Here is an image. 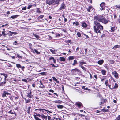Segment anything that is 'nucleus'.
I'll use <instances>...</instances> for the list:
<instances>
[{
  "instance_id": "obj_2",
  "label": "nucleus",
  "mask_w": 120,
  "mask_h": 120,
  "mask_svg": "<svg viewBox=\"0 0 120 120\" xmlns=\"http://www.w3.org/2000/svg\"><path fill=\"white\" fill-rule=\"evenodd\" d=\"M59 0H47L46 3L48 4L51 5V4L54 5L56 4H57L59 3Z\"/></svg>"
},
{
  "instance_id": "obj_10",
  "label": "nucleus",
  "mask_w": 120,
  "mask_h": 120,
  "mask_svg": "<svg viewBox=\"0 0 120 120\" xmlns=\"http://www.w3.org/2000/svg\"><path fill=\"white\" fill-rule=\"evenodd\" d=\"M75 105L79 108L82 105V104L80 102H77L76 103Z\"/></svg>"
},
{
  "instance_id": "obj_9",
  "label": "nucleus",
  "mask_w": 120,
  "mask_h": 120,
  "mask_svg": "<svg viewBox=\"0 0 120 120\" xmlns=\"http://www.w3.org/2000/svg\"><path fill=\"white\" fill-rule=\"evenodd\" d=\"M105 3L102 2L100 4V6L101 7L100 10H104V7L105 6Z\"/></svg>"
},
{
  "instance_id": "obj_47",
  "label": "nucleus",
  "mask_w": 120,
  "mask_h": 120,
  "mask_svg": "<svg viewBox=\"0 0 120 120\" xmlns=\"http://www.w3.org/2000/svg\"><path fill=\"white\" fill-rule=\"evenodd\" d=\"M22 80V81H24L26 82H27V81L26 79H23Z\"/></svg>"
},
{
  "instance_id": "obj_28",
  "label": "nucleus",
  "mask_w": 120,
  "mask_h": 120,
  "mask_svg": "<svg viewBox=\"0 0 120 120\" xmlns=\"http://www.w3.org/2000/svg\"><path fill=\"white\" fill-rule=\"evenodd\" d=\"M77 60H74V63L72 64V65H73L74 66V65H75L76 64H77Z\"/></svg>"
},
{
  "instance_id": "obj_27",
  "label": "nucleus",
  "mask_w": 120,
  "mask_h": 120,
  "mask_svg": "<svg viewBox=\"0 0 120 120\" xmlns=\"http://www.w3.org/2000/svg\"><path fill=\"white\" fill-rule=\"evenodd\" d=\"M86 63L84 62H81L80 63L79 65H82L83 64H86Z\"/></svg>"
},
{
  "instance_id": "obj_55",
  "label": "nucleus",
  "mask_w": 120,
  "mask_h": 120,
  "mask_svg": "<svg viewBox=\"0 0 120 120\" xmlns=\"http://www.w3.org/2000/svg\"><path fill=\"white\" fill-rule=\"evenodd\" d=\"M110 62L112 64H113L114 63V61L113 60H111L110 61Z\"/></svg>"
},
{
  "instance_id": "obj_11",
  "label": "nucleus",
  "mask_w": 120,
  "mask_h": 120,
  "mask_svg": "<svg viewBox=\"0 0 120 120\" xmlns=\"http://www.w3.org/2000/svg\"><path fill=\"white\" fill-rule=\"evenodd\" d=\"M32 50L33 52L34 53H36L38 54H40V52L35 49H34V50L32 49Z\"/></svg>"
},
{
  "instance_id": "obj_39",
  "label": "nucleus",
  "mask_w": 120,
  "mask_h": 120,
  "mask_svg": "<svg viewBox=\"0 0 120 120\" xmlns=\"http://www.w3.org/2000/svg\"><path fill=\"white\" fill-rule=\"evenodd\" d=\"M77 35L80 38L81 37V34L80 33H77Z\"/></svg>"
},
{
  "instance_id": "obj_26",
  "label": "nucleus",
  "mask_w": 120,
  "mask_h": 120,
  "mask_svg": "<svg viewBox=\"0 0 120 120\" xmlns=\"http://www.w3.org/2000/svg\"><path fill=\"white\" fill-rule=\"evenodd\" d=\"M63 107V106L61 105H57V107L59 109H62Z\"/></svg>"
},
{
  "instance_id": "obj_34",
  "label": "nucleus",
  "mask_w": 120,
  "mask_h": 120,
  "mask_svg": "<svg viewBox=\"0 0 120 120\" xmlns=\"http://www.w3.org/2000/svg\"><path fill=\"white\" fill-rule=\"evenodd\" d=\"M33 35H34L36 38L38 39H39V37L37 35L35 34H33Z\"/></svg>"
},
{
  "instance_id": "obj_40",
  "label": "nucleus",
  "mask_w": 120,
  "mask_h": 120,
  "mask_svg": "<svg viewBox=\"0 0 120 120\" xmlns=\"http://www.w3.org/2000/svg\"><path fill=\"white\" fill-rule=\"evenodd\" d=\"M27 8V7L26 6H25L24 7L22 8V10H26Z\"/></svg>"
},
{
  "instance_id": "obj_52",
  "label": "nucleus",
  "mask_w": 120,
  "mask_h": 120,
  "mask_svg": "<svg viewBox=\"0 0 120 120\" xmlns=\"http://www.w3.org/2000/svg\"><path fill=\"white\" fill-rule=\"evenodd\" d=\"M29 45L30 46V48L31 49H32V47H31V46L32 45V44H31L30 43L29 44Z\"/></svg>"
},
{
  "instance_id": "obj_15",
  "label": "nucleus",
  "mask_w": 120,
  "mask_h": 120,
  "mask_svg": "<svg viewBox=\"0 0 120 120\" xmlns=\"http://www.w3.org/2000/svg\"><path fill=\"white\" fill-rule=\"evenodd\" d=\"M19 16V15H13L12 16H11V17H10V18H12L13 19L16 18H17V17H18Z\"/></svg>"
},
{
  "instance_id": "obj_48",
  "label": "nucleus",
  "mask_w": 120,
  "mask_h": 120,
  "mask_svg": "<svg viewBox=\"0 0 120 120\" xmlns=\"http://www.w3.org/2000/svg\"><path fill=\"white\" fill-rule=\"evenodd\" d=\"M19 98V97L18 96L15 97L14 98L15 100H16L18 99Z\"/></svg>"
},
{
  "instance_id": "obj_24",
  "label": "nucleus",
  "mask_w": 120,
  "mask_h": 120,
  "mask_svg": "<svg viewBox=\"0 0 120 120\" xmlns=\"http://www.w3.org/2000/svg\"><path fill=\"white\" fill-rule=\"evenodd\" d=\"M118 87V85L116 83L115 84L114 86L113 87H112V88H113V89H115L116 88H117Z\"/></svg>"
},
{
  "instance_id": "obj_58",
  "label": "nucleus",
  "mask_w": 120,
  "mask_h": 120,
  "mask_svg": "<svg viewBox=\"0 0 120 120\" xmlns=\"http://www.w3.org/2000/svg\"><path fill=\"white\" fill-rule=\"evenodd\" d=\"M51 65H52L53 66L54 68L57 67V66H55L54 64H51Z\"/></svg>"
},
{
  "instance_id": "obj_53",
  "label": "nucleus",
  "mask_w": 120,
  "mask_h": 120,
  "mask_svg": "<svg viewBox=\"0 0 120 120\" xmlns=\"http://www.w3.org/2000/svg\"><path fill=\"white\" fill-rule=\"evenodd\" d=\"M4 53L7 55H9L8 56H10L9 54L7 52H4Z\"/></svg>"
},
{
  "instance_id": "obj_59",
  "label": "nucleus",
  "mask_w": 120,
  "mask_h": 120,
  "mask_svg": "<svg viewBox=\"0 0 120 120\" xmlns=\"http://www.w3.org/2000/svg\"><path fill=\"white\" fill-rule=\"evenodd\" d=\"M113 15L114 16V18H117L116 15L114 13L113 14Z\"/></svg>"
},
{
  "instance_id": "obj_49",
  "label": "nucleus",
  "mask_w": 120,
  "mask_h": 120,
  "mask_svg": "<svg viewBox=\"0 0 120 120\" xmlns=\"http://www.w3.org/2000/svg\"><path fill=\"white\" fill-rule=\"evenodd\" d=\"M116 119L118 120H120V115L118 116L117 118Z\"/></svg>"
},
{
  "instance_id": "obj_22",
  "label": "nucleus",
  "mask_w": 120,
  "mask_h": 120,
  "mask_svg": "<svg viewBox=\"0 0 120 120\" xmlns=\"http://www.w3.org/2000/svg\"><path fill=\"white\" fill-rule=\"evenodd\" d=\"M92 7L91 6H89L88 8H87V11L89 12L91 11L90 10L92 9Z\"/></svg>"
},
{
  "instance_id": "obj_13",
  "label": "nucleus",
  "mask_w": 120,
  "mask_h": 120,
  "mask_svg": "<svg viewBox=\"0 0 120 120\" xmlns=\"http://www.w3.org/2000/svg\"><path fill=\"white\" fill-rule=\"evenodd\" d=\"M24 99H25V103H30L31 101V100L30 99H27L26 98H24Z\"/></svg>"
},
{
  "instance_id": "obj_41",
  "label": "nucleus",
  "mask_w": 120,
  "mask_h": 120,
  "mask_svg": "<svg viewBox=\"0 0 120 120\" xmlns=\"http://www.w3.org/2000/svg\"><path fill=\"white\" fill-rule=\"evenodd\" d=\"M32 6V5H29L27 7V9H30V8H31Z\"/></svg>"
},
{
  "instance_id": "obj_8",
  "label": "nucleus",
  "mask_w": 120,
  "mask_h": 120,
  "mask_svg": "<svg viewBox=\"0 0 120 120\" xmlns=\"http://www.w3.org/2000/svg\"><path fill=\"white\" fill-rule=\"evenodd\" d=\"M112 74L114 75L115 77L117 79L118 78V74L116 71H114L112 72Z\"/></svg>"
},
{
  "instance_id": "obj_6",
  "label": "nucleus",
  "mask_w": 120,
  "mask_h": 120,
  "mask_svg": "<svg viewBox=\"0 0 120 120\" xmlns=\"http://www.w3.org/2000/svg\"><path fill=\"white\" fill-rule=\"evenodd\" d=\"M11 94L8 92L6 91H4L2 94V96L3 97H6V95H10Z\"/></svg>"
},
{
  "instance_id": "obj_45",
  "label": "nucleus",
  "mask_w": 120,
  "mask_h": 120,
  "mask_svg": "<svg viewBox=\"0 0 120 120\" xmlns=\"http://www.w3.org/2000/svg\"><path fill=\"white\" fill-rule=\"evenodd\" d=\"M82 88L83 89H85V90H87L88 89L87 88H85V86H82Z\"/></svg>"
},
{
  "instance_id": "obj_12",
  "label": "nucleus",
  "mask_w": 120,
  "mask_h": 120,
  "mask_svg": "<svg viewBox=\"0 0 120 120\" xmlns=\"http://www.w3.org/2000/svg\"><path fill=\"white\" fill-rule=\"evenodd\" d=\"M41 117L44 120H46L47 119V116H45L43 114H41Z\"/></svg>"
},
{
  "instance_id": "obj_31",
  "label": "nucleus",
  "mask_w": 120,
  "mask_h": 120,
  "mask_svg": "<svg viewBox=\"0 0 120 120\" xmlns=\"http://www.w3.org/2000/svg\"><path fill=\"white\" fill-rule=\"evenodd\" d=\"M9 32L10 33L12 34H14L15 35H16L17 34V33L16 32H11V31H9Z\"/></svg>"
},
{
  "instance_id": "obj_3",
  "label": "nucleus",
  "mask_w": 120,
  "mask_h": 120,
  "mask_svg": "<svg viewBox=\"0 0 120 120\" xmlns=\"http://www.w3.org/2000/svg\"><path fill=\"white\" fill-rule=\"evenodd\" d=\"M80 71L79 70H78L77 68L72 69L71 70V72L73 74L76 75Z\"/></svg>"
},
{
  "instance_id": "obj_44",
  "label": "nucleus",
  "mask_w": 120,
  "mask_h": 120,
  "mask_svg": "<svg viewBox=\"0 0 120 120\" xmlns=\"http://www.w3.org/2000/svg\"><path fill=\"white\" fill-rule=\"evenodd\" d=\"M52 78L53 79V80L55 81H57V80L56 78L54 77H52Z\"/></svg>"
},
{
  "instance_id": "obj_63",
  "label": "nucleus",
  "mask_w": 120,
  "mask_h": 120,
  "mask_svg": "<svg viewBox=\"0 0 120 120\" xmlns=\"http://www.w3.org/2000/svg\"><path fill=\"white\" fill-rule=\"evenodd\" d=\"M48 120H50V119H51V117L49 116H48Z\"/></svg>"
},
{
  "instance_id": "obj_14",
  "label": "nucleus",
  "mask_w": 120,
  "mask_h": 120,
  "mask_svg": "<svg viewBox=\"0 0 120 120\" xmlns=\"http://www.w3.org/2000/svg\"><path fill=\"white\" fill-rule=\"evenodd\" d=\"M101 73L103 75H105L106 74V72L105 70H102L101 71Z\"/></svg>"
},
{
  "instance_id": "obj_21",
  "label": "nucleus",
  "mask_w": 120,
  "mask_h": 120,
  "mask_svg": "<svg viewBox=\"0 0 120 120\" xmlns=\"http://www.w3.org/2000/svg\"><path fill=\"white\" fill-rule=\"evenodd\" d=\"M59 59L60 61H65V58L64 57H60Z\"/></svg>"
},
{
  "instance_id": "obj_43",
  "label": "nucleus",
  "mask_w": 120,
  "mask_h": 120,
  "mask_svg": "<svg viewBox=\"0 0 120 120\" xmlns=\"http://www.w3.org/2000/svg\"><path fill=\"white\" fill-rule=\"evenodd\" d=\"M50 51L52 52L53 54H54L55 53V51L52 49H50Z\"/></svg>"
},
{
  "instance_id": "obj_16",
  "label": "nucleus",
  "mask_w": 120,
  "mask_h": 120,
  "mask_svg": "<svg viewBox=\"0 0 120 120\" xmlns=\"http://www.w3.org/2000/svg\"><path fill=\"white\" fill-rule=\"evenodd\" d=\"M120 46L119 45H116L112 48L113 49H116L117 48H119L120 47Z\"/></svg>"
},
{
  "instance_id": "obj_23",
  "label": "nucleus",
  "mask_w": 120,
  "mask_h": 120,
  "mask_svg": "<svg viewBox=\"0 0 120 120\" xmlns=\"http://www.w3.org/2000/svg\"><path fill=\"white\" fill-rule=\"evenodd\" d=\"M79 23L78 22H75L73 23V25H75L76 26H77L79 25Z\"/></svg>"
},
{
  "instance_id": "obj_29",
  "label": "nucleus",
  "mask_w": 120,
  "mask_h": 120,
  "mask_svg": "<svg viewBox=\"0 0 120 120\" xmlns=\"http://www.w3.org/2000/svg\"><path fill=\"white\" fill-rule=\"evenodd\" d=\"M44 17V15H41L39 16L38 19H41L42 18Z\"/></svg>"
},
{
  "instance_id": "obj_51",
  "label": "nucleus",
  "mask_w": 120,
  "mask_h": 120,
  "mask_svg": "<svg viewBox=\"0 0 120 120\" xmlns=\"http://www.w3.org/2000/svg\"><path fill=\"white\" fill-rule=\"evenodd\" d=\"M21 68L22 70L23 71H24V69L25 68V67L24 66L21 67Z\"/></svg>"
},
{
  "instance_id": "obj_17",
  "label": "nucleus",
  "mask_w": 120,
  "mask_h": 120,
  "mask_svg": "<svg viewBox=\"0 0 120 120\" xmlns=\"http://www.w3.org/2000/svg\"><path fill=\"white\" fill-rule=\"evenodd\" d=\"M44 109H36L35 110V111H37V112H40V111H42L43 110H44Z\"/></svg>"
},
{
  "instance_id": "obj_4",
  "label": "nucleus",
  "mask_w": 120,
  "mask_h": 120,
  "mask_svg": "<svg viewBox=\"0 0 120 120\" xmlns=\"http://www.w3.org/2000/svg\"><path fill=\"white\" fill-rule=\"evenodd\" d=\"M102 17L101 16H96L94 17V20L96 21H99L100 22L101 19Z\"/></svg>"
},
{
  "instance_id": "obj_36",
  "label": "nucleus",
  "mask_w": 120,
  "mask_h": 120,
  "mask_svg": "<svg viewBox=\"0 0 120 120\" xmlns=\"http://www.w3.org/2000/svg\"><path fill=\"white\" fill-rule=\"evenodd\" d=\"M79 66L82 68L84 70H86V69L83 65H79Z\"/></svg>"
},
{
  "instance_id": "obj_37",
  "label": "nucleus",
  "mask_w": 120,
  "mask_h": 120,
  "mask_svg": "<svg viewBox=\"0 0 120 120\" xmlns=\"http://www.w3.org/2000/svg\"><path fill=\"white\" fill-rule=\"evenodd\" d=\"M108 80H106L105 82V84L106 86H107L108 85Z\"/></svg>"
},
{
  "instance_id": "obj_25",
  "label": "nucleus",
  "mask_w": 120,
  "mask_h": 120,
  "mask_svg": "<svg viewBox=\"0 0 120 120\" xmlns=\"http://www.w3.org/2000/svg\"><path fill=\"white\" fill-rule=\"evenodd\" d=\"M31 108V107H30V106L28 107V108H27V113L28 114L30 113V109Z\"/></svg>"
},
{
  "instance_id": "obj_62",
  "label": "nucleus",
  "mask_w": 120,
  "mask_h": 120,
  "mask_svg": "<svg viewBox=\"0 0 120 120\" xmlns=\"http://www.w3.org/2000/svg\"><path fill=\"white\" fill-rule=\"evenodd\" d=\"M79 115L81 117H82V116H85L81 114H80Z\"/></svg>"
},
{
  "instance_id": "obj_35",
  "label": "nucleus",
  "mask_w": 120,
  "mask_h": 120,
  "mask_svg": "<svg viewBox=\"0 0 120 120\" xmlns=\"http://www.w3.org/2000/svg\"><path fill=\"white\" fill-rule=\"evenodd\" d=\"M5 31H4L2 32V34L3 35V36L4 37L6 36V34L5 33Z\"/></svg>"
},
{
  "instance_id": "obj_64",
  "label": "nucleus",
  "mask_w": 120,
  "mask_h": 120,
  "mask_svg": "<svg viewBox=\"0 0 120 120\" xmlns=\"http://www.w3.org/2000/svg\"><path fill=\"white\" fill-rule=\"evenodd\" d=\"M32 86L34 87H35V85L34 84V83L32 85Z\"/></svg>"
},
{
  "instance_id": "obj_50",
  "label": "nucleus",
  "mask_w": 120,
  "mask_h": 120,
  "mask_svg": "<svg viewBox=\"0 0 120 120\" xmlns=\"http://www.w3.org/2000/svg\"><path fill=\"white\" fill-rule=\"evenodd\" d=\"M118 22L119 23H120V15H119V18L118 19Z\"/></svg>"
},
{
  "instance_id": "obj_18",
  "label": "nucleus",
  "mask_w": 120,
  "mask_h": 120,
  "mask_svg": "<svg viewBox=\"0 0 120 120\" xmlns=\"http://www.w3.org/2000/svg\"><path fill=\"white\" fill-rule=\"evenodd\" d=\"M104 61L103 60H101L98 61V64L100 65H101L103 63Z\"/></svg>"
},
{
  "instance_id": "obj_54",
  "label": "nucleus",
  "mask_w": 120,
  "mask_h": 120,
  "mask_svg": "<svg viewBox=\"0 0 120 120\" xmlns=\"http://www.w3.org/2000/svg\"><path fill=\"white\" fill-rule=\"evenodd\" d=\"M105 79V78H104L103 79H102L101 78V82H103L104 81V80Z\"/></svg>"
},
{
  "instance_id": "obj_5",
  "label": "nucleus",
  "mask_w": 120,
  "mask_h": 120,
  "mask_svg": "<svg viewBox=\"0 0 120 120\" xmlns=\"http://www.w3.org/2000/svg\"><path fill=\"white\" fill-rule=\"evenodd\" d=\"M108 21H109L108 20L106 19L105 18H102V17L100 22H102V23H103L104 24H106L108 22Z\"/></svg>"
},
{
  "instance_id": "obj_60",
  "label": "nucleus",
  "mask_w": 120,
  "mask_h": 120,
  "mask_svg": "<svg viewBox=\"0 0 120 120\" xmlns=\"http://www.w3.org/2000/svg\"><path fill=\"white\" fill-rule=\"evenodd\" d=\"M36 114L37 116H39V117H40L41 116V115H40V114H38L36 113Z\"/></svg>"
},
{
  "instance_id": "obj_61",
  "label": "nucleus",
  "mask_w": 120,
  "mask_h": 120,
  "mask_svg": "<svg viewBox=\"0 0 120 120\" xmlns=\"http://www.w3.org/2000/svg\"><path fill=\"white\" fill-rule=\"evenodd\" d=\"M69 40H66L65 41V42H66V43H69Z\"/></svg>"
},
{
  "instance_id": "obj_20",
  "label": "nucleus",
  "mask_w": 120,
  "mask_h": 120,
  "mask_svg": "<svg viewBox=\"0 0 120 120\" xmlns=\"http://www.w3.org/2000/svg\"><path fill=\"white\" fill-rule=\"evenodd\" d=\"M27 96L29 98H32L31 92V91H30V93H28Z\"/></svg>"
},
{
  "instance_id": "obj_46",
  "label": "nucleus",
  "mask_w": 120,
  "mask_h": 120,
  "mask_svg": "<svg viewBox=\"0 0 120 120\" xmlns=\"http://www.w3.org/2000/svg\"><path fill=\"white\" fill-rule=\"evenodd\" d=\"M60 101L56 100L54 101V102L56 103H60Z\"/></svg>"
},
{
  "instance_id": "obj_30",
  "label": "nucleus",
  "mask_w": 120,
  "mask_h": 120,
  "mask_svg": "<svg viewBox=\"0 0 120 120\" xmlns=\"http://www.w3.org/2000/svg\"><path fill=\"white\" fill-rule=\"evenodd\" d=\"M34 116L35 119L36 120H42L39 118L38 117L36 116L35 115H34Z\"/></svg>"
},
{
  "instance_id": "obj_1",
  "label": "nucleus",
  "mask_w": 120,
  "mask_h": 120,
  "mask_svg": "<svg viewBox=\"0 0 120 120\" xmlns=\"http://www.w3.org/2000/svg\"><path fill=\"white\" fill-rule=\"evenodd\" d=\"M94 23L95 26L93 27L95 33H101L100 30H102L103 29V26L101 25L99 23L96 21H94Z\"/></svg>"
},
{
  "instance_id": "obj_33",
  "label": "nucleus",
  "mask_w": 120,
  "mask_h": 120,
  "mask_svg": "<svg viewBox=\"0 0 120 120\" xmlns=\"http://www.w3.org/2000/svg\"><path fill=\"white\" fill-rule=\"evenodd\" d=\"M74 58V57L73 56H70L69 57V60H72Z\"/></svg>"
},
{
  "instance_id": "obj_38",
  "label": "nucleus",
  "mask_w": 120,
  "mask_h": 120,
  "mask_svg": "<svg viewBox=\"0 0 120 120\" xmlns=\"http://www.w3.org/2000/svg\"><path fill=\"white\" fill-rule=\"evenodd\" d=\"M12 110H10L9 111L8 113L10 114H13L15 112H12Z\"/></svg>"
},
{
  "instance_id": "obj_57",
  "label": "nucleus",
  "mask_w": 120,
  "mask_h": 120,
  "mask_svg": "<svg viewBox=\"0 0 120 120\" xmlns=\"http://www.w3.org/2000/svg\"><path fill=\"white\" fill-rule=\"evenodd\" d=\"M108 87L110 89H113L112 87L111 88V85H108Z\"/></svg>"
},
{
  "instance_id": "obj_19",
  "label": "nucleus",
  "mask_w": 120,
  "mask_h": 120,
  "mask_svg": "<svg viewBox=\"0 0 120 120\" xmlns=\"http://www.w3.org/2000/svg\"><path fill=\"white\" fill-rule=\"evenodd\" d=\"M82 26L83 27H87V25L85 22H83L82 23Z\"/></svg>"
},
{
  "instance_id": "obj_7",
  "label": "nucleus",
  "mask_w": 120,
  "mask_h": 120,
  "mask_svg": "<svg viewBox=\"0 0 120 120\" xmlns=\"http://www.w3.org/2000/svg\"><path fill=\"white\" fill-rule=\"evenodd\" d=\"M66 8L64 2L62 3L61 4L60 7L59 8V10H61Z\"/></svg>"
},
{
  "instance_id": "obj_42",
  "label": "nucleus",
  "mask_w": 120,
  "mask_h": 120,
  "mask_svg": "<svg viewBox=\"0 0 120 120\" xmlns=\"http://www.w3.org/2000/svg\"><path fill=\"white\" fill-rule=\"evenodd\" d=\"M115 29V27H113L111 28V30L112 31H114Z\"/></svg>"
},
{
  "instance_id": "obj_32",
  "label": "nucleus",
  "mask_w": 120,
  "mask_h": 120,
  "mask_svg": "<svg viewBox=\"0 0 120 120\" xmlns=\"http://www.w3.org/2000/svg\"><path fill=\"white\" fill-rule=\"evenodd\" d=\"M16 66L18 68H21V66L19 64H16Z\"/></svg>"
},
{
  "instance_id": "obj_56",
  "label": "nucleus",
  "mask_w": 120,
  "mask_h": 120,
  "mask_svg": "<svg viewBox=\"0 0 120 120\" xmlns=\"http://www.w3.org/2000/svg\"><path fill=\"white\" fill-rule=\"evenodd\" d=\"M49 91L50 92H52V93H53L54 92V91L51 89L49 90Z\"/></svg>"
}]
</instances>
